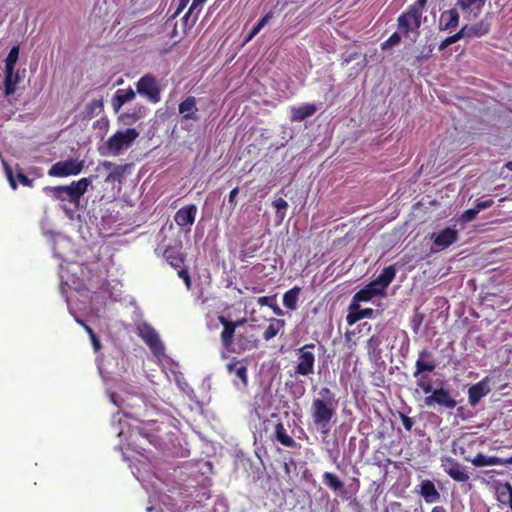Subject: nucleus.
I'll return each mask as SVG.
<instances>
[{
  "mask_svg": "<svg viewBox=\"0 0 512 512\" xmlns=\"http://www.w3.org/2000/svg\"><path fill=\"white\" fill-rule=\"evenodd\" d=\"M477 444V438L463 436L460 439L452 442L451 448L454 454L460 455L461 457H463L464 460L472 463V465L475 467H485L492 465H512V456L509 458H500L496 456H485L483 454H478L474 456V458L469 457V455H467V450L472 449L473 446Z\"/></svg>",
  "mask_w": 512,
  "mask_h": 512,
  "instance_id": "1",
  "label": "nucleus"
},
{
  "mask_svg": "<svg viewBox=\"0 0 512 512\" xmlns=\"http://www.w3.org/2000/svg\"><path fill=\"white\" fill-rule=\"evenodd\" d=\"M428 0H416L402 12L397 18V28L404 36L414 34L413 41L420 35L419 29L422 24L423 10Z\"/></svg>",
  "mask_w": 512,
  "mask_h": 512,
  "instance_id": "2",
  "label": "nucleus"
},
{
  "mask_svg": "<svg viewBox=\"0 0 512 512\" xmlns=\"http://www.w3.org/2000/svg\"><path fill=\"white\" fill-rule=\"evenodd\" d=\"M91 183L92 180L90 177H84L77 181H72L70 185L46 187L45 190L49 191L57 200H67L70 203L77 204L81 197L87 192Z\"/></svg>",
  "mask_w": 512,
  "mask_h": 512,
  "instance_id": "3",
  "label": "nucleus"
},
{
  "mask_svg": "<svg viewBox=\"0 0 512 512\" xmlns=\"http://www.w3.org/2000/svg\"><path fill=\"white\" fill-rule=\"evenodd\" d=\"M332 400L314 399L312 403V418L316 427L321 429L322 434L327 435L328 425L334 416Z\"/></svg>",
  "mask_w": 512,
  "mask_h": 512,
  "instance_id": "4",
  "label": "nucleus"
},
{
  "mask_svg": "<svg viewBox=\"0 0 512 512\" xmlns=\"http://www.w3.org/2000/svg\"><path fill=\"white\" fill-rule=\"evenodd\" d=\"M138 137L139 132L135 128H127L111 135L105 146L109 154L118 156L122 150L130 148Z\"/></svg>",
  "mask_w": 512,
  "mask_h": 512,
  "instance_id": "5",
  "label": "nucleus"
},
{
  "mask_svg": "<svg viewBox=\"0 0 512 512\" xmlns=\"http://www.w3.org/2000/svg\"><path fill=\"white\" fill-rule=\"evenodd\" d=\"M84 169V161L74 158H69L65 161H58L54 163L48 170L50 177H69L80 174Z\"/></svg>",
  "mask_w": 512,
  "mask_h": 512,
  "instance_id": "6",
  "label": "nucleus"
},
{
  "mask_svg": "<svg viewBox=\"0 0 512 512\" xmlns=\"http://www.w3.org/2000/svg\"><path fill=\"white\" fill-rule=\"evenodd\" d=\"M136 89L140 95L145 96L152 103L160 101V89L153 75L142 76L136 83Z\"/></svg>",
  "mask_w": 512,
  "mask_h": 512,
  "instance_id": "7",
  "label": "nucleus"
},
{
  "mask_svg": "<svg viewBox=\"0 0 512 512\" xmlns=\"http://www.w3.org/2000/svg\"><path fill=\"white\" fill-rule=\"evenodd\" d=\"M424 403L427 407L438 405L444 409L452 410L456 407L457 402L452 398L450 391L444 387L434 389L432 393L425 397Z\"/></svg>",
  "mask_w": 512,
  "mask_h": 512,
  "instance_id": "8",
  "label": "nucleus"
},
{
  "mask_svg": "<svg viewBox=\"0 0 512 512\" xmlns=\"http://www.w3.org/2000/svg\"><path fill=\"white\" fill-rule=\"evenodd\" d=\"M139 337L148 345L151 352H163L164 344L162 343L157 331L148 323H140L137 326Z\"/></svg>",
  "mask_w": 512,
  "mask_h": 512,
  "instance_id": "9",
  "label": "nucleus"
},
{
  "mask_svg": "<svg viewBox=\"0 0 512 512\" xmlns=\"http://www.w3.org/2000/svg\"><path fill=\"white\" fill-rule=\"evenodd\" d=\"M440 466H442L445 474L458 483L467 482L469 479V474L464 470L463 466L450 456L440 458Z\"/></svg>",
  "mask_w": 512,
  "mask_h": 512,
  "instance_id": "10",
  "label": "nucleus"
},
{
  "mask_svg": "<svg viewBox=\"0 0 512 512\" xmlns=\"http://www.w3.org/2000/svg\"><path fill=\"white\" fill-rule=\"evenodd\" d=\"M431 239L433 240L434 246L439 250H444L458 241L459 233L454 228L446 227L439 233H434Z\"/></svg>",
  "mask_w": 512,
  "mask_h": 512,
  "instance_id": "11",
  "label": "nucleus"
},
{
  "mask_svg": "<svg viewBox=\"0 0 512 512\" xmlns=\"http://www.w3.org/2000/svg\"><path fill=\"white\" fill-rule=\"evenodd\" d=\"M227 371L231 376H235L243 386L248 385V361L246 359L237 360L232 358L227 363Z\"/></svg>",
  "mask_w": 512,
  "mask_h": 512,
  "instance_id": "12",
  "label": "nucleus"
},
{
  "mask_svg": "<svg viewBox=\"0 0 512 512\" xmlns=\"http://www.w3.org/2000/svg\"><path fill=\"white\" fill-rule=\"evenodd\" d=\"M374 310L372 308H364L360 307V303L353 302L348 306V314L346 316V321L348 325H353L361 319L364 318H372L374 315Z\"/></svg>",
  "mask_w": 512,
  "mask_h": 512,
  "instance_id": "13",
  "label": "nucleus"
},
{
  "mask_svg": "<svg viewBox=\"0 0 512 512\" xmlns=\"http://www.w3.org/2000/svg\"><path fill=\"white\" fill-rule=\"evenodd\" d=\"M197 214V207L195 204H190L180 208L174 216L175 223L181 227L191 226Z\"/></svg>",
  "mask_w": 512,
  "mask_h": 512,
  "instance_id": "14",
  "label": "nucleus"
},
{
  "mask_svg": "<svg viewBox=\"0 0 512 512\" xmlns=\"http://www.w3.org/2000/svg\"><path fill=\"white\" fill-rule=\"evenodd\" d=\"M178 111L184 120H199L197 100L194 96H188L182 102H180Z\"/></svg>",
  "mask_w": 512,
  "mask_h": 512,
  "instance_id": "15",
  "label": "nucleus"
},
{
  "mask_svg": "<svg viewBox=\"0 0 512 512\" xmlns=\"http://www.w3.org/2000/svg\"><path fill=\"white\" fill-rule=\"evenodd\" d=\"M491 391L490 385H488V379L484 378L478 383L472 385L468 389V402L471 405L479 403L481 398L489 394Z\"/></svg>",
  "mask_w": 512,
  "mask_h": 512,
  "instance_id": "16",
  "label": "nucleus"
},
{
  "mask_svg": "<svg viewBox=\"0 0 512 512\" xmlns=\"http://www.w3.org/2000/svg\"><path fill=\"white\" fill-rule=\"evenodd\" d=\"M274 441L279 442L286 448L296 449L299 447V444L293 439L290 434L287 433V430L282 422H278L274 425L273 438Z\"/></svg>",
  "mask_w": 512,
  "mask_h": 512,
  "instance_id": "17",
  "label": "nucleus"
},
{
  "mask_svg": "<svg viewBox=\"0 0 512 512\" xmlns=\"http://www.w3.org/2000/svg\"><path fill=\"white\" fill-rule=\"evenodd\" d=\"M219 322L223 325V330L221 332L222 344L225 348H229V346L232 344L236 327L241 325L243 321L233 322L224 316H220Z\"/></svg>",
  "mask_w": 512,
  "mask_h": 512,
  "instance_id": "18",
  "label": "nucleus"
},
{
  "mask_svg": "<svg viewBox=\"0 0 512 512\" xmlns=\"http://www.w3.org/2000/svg\"><path fill=\"white\" fill-rule=\"evenodd\" d=\"M377 296H384V293L371 281L353 295L352 301L357 303L368 302Z\"/></svg>",
  "mask_w": 512,
  "mask_h": 512,
  "instance_id": "19",
  "label": "nucleus"
},
{
  "mask_svg": "<svg viewBox=\"0 0 512 512\" xmlns=\"http://www.w3.org/2000/svg\"><path fill=\"white\" fill-rule=\"evenodd\" d=\"M419 493L425 503H437L440 500V492L435 487L434 483L426 479L419 484Z\"/></svg>",
  "mask_w": 512,
  "mask_h": 512,
  "instance_id": "20",
  "label": "nucleus"
},
{
  "mask_svg": "<svg viewBox=\"0 0 512 512\" xmlns=\"http://www.w3.org/2000/svg\"><path fill=\"white\" fill-rule=\"evenodd\" d=\"M462 28L467 39L479 38L489 33L490 23L486 19H482L471 25H464Z\"/></svg>",
  "mask_w": 512,
  "mask_h": 512,
  "instance_id": "21",
  "label": "nucleus"
},
{
  "mask_svg": "<svg viewBox=\"0 0 512 512\" xmlns=\"http://www.w3.org/2000/svg\"><path fill=\"white\" fill-rule=\"evenodd\" d=\"M396 276V268L394 265H389L385 267L381 273L372 280L375 283L376 287L379 288L384 294L388 286L393 282Z\"/></svg>",
  "mask_w": 512,
  "mask_h": 512,
  "instance_id": "22",
  "label": "nucleus"
},
{
  "mask_svg": "<svg viewBox=\"0 0 512 512\" xmlns=\"http://www.w3.org/2000/svg\"><path fill=\"white\" fill-rule=\"evenodd\" d=\"M163 257L173 268H181L184 261L185 255L181 251V246H167L163 252Z\"/></svg>",
  "mask_w": 512,
  "mask_h": 512,
  "instance_id": "23",
  "label": "nucleus"
},
{
  "mask_svg": "<svg viewBox=\"0 0 512 512\" xmlns=\"http://www.w3.org/2000/svg\"><path fill=\"white\" fill-rule=\"evenodd\" d=\"M135 96V91L132 88L116 90L111 101L114 112L118 113L121 107L125 103L132 101Z\"/></svg>",
  "mask_w": 512,
  "mask_h": 512,
  "instance_id": "24",
  "label": "nucleus"
},
{
  "mask_svg": "<svg viewBox=\"0 0 512 512\" xmlns=\"http://www.w3.org/2000/svg\"><path fill=\"white\" fill-rule=\"evenodd\" d=\"M496 499L503 505L512 510V485L510 482L497 483Z\"/></svg>",
  "mask_w": 512,
  "mask_h": 512,
  "instance_id": "25",
  "label": "nucleus"
},
{
  "mask_svg": "<svg viewBox=\"0 0 512 512\" xmlns=\"http://www.w3.org/2000/svg\"><path fill=\"white\" fill-rule=\"evenodd\" d=\"M146 107L139 106L132 109L130 112H125L119 115L118 120L123 125L131 126L135 124L138 120L142 119L146 116Z\"/></svg>",
  "mask_w": 512,
  "mask_h": 512,
  "instance_id": "26",
  "label": "nucleus"
},
{
  "mask_svg": "<svg viewBox=\"0 0 512 512\" xmlns=\"http://www.w3.org/2000/svg\"><path fill=\"white\" fill-rule=\"evenodd\" d=\"M314 371V354H301L300 361L296 366V374L301 376H308Z\"/></svg>",
  "mask_w": 512,
  "mask_h": 512,
  "instance_id": "27",
  "label": "nucleus"
},
{
  "mask_svg": "<svg viewBox=\"0 0 512 512\" xmlns=\"http://www.w3.org/2000/svg\"><path fill=\"white\" fill-rule=\"evenodd\" d=\"M316 111L317 108L314 104H304L299 107H294L291 110V120L297 122L303 121L314 115Z\"/></svg>",
  "mask_w": 512,
  "mask_h": 512,
  "instance_id": "28",
  "label": "nucleus"
},
{
  "mask_svg": "<svg viewBox=\"0 0 512 512\" xmlns=\"http://www.w3.org/2000/svg\"><path fill=\"white\" fill-rule=\"evenodd\" d=\"M459 14L455 9L442 12L440 17V28L442 30H451L458 26Z\"/></svg>",
  "mask_w": 512,
  "mask_h": 512,
  "instance_id": "29",
  "label": "nucleus"
},
{
  "mask_svg": "<svg viewBox=\"0 0 512 512\" xmlns=\"http://www.w3.org/2000/svg\"><path fill=\"white\" fill-rule=\"evenodd\" d=\"M4 73V94L5 96H10L15 93L16 86L20 81V77L19 74L15 72V70H4Z\"/></svg>",
  "mask_w": 512,
  "mask_h": 512,
  "instance_id": "30",
  "label": "nucleus"
},
{
  "mask_svg": "<svg viewBox=\"0 0 512 512\" xmlns=\"http://www.w3.org/2000/svg\"><path fill=\"white\" fill-rule=\"evenodd\" d=\"M300 292L301 288L299 286H294L286 291L283 295V305L290 310H295Z\"/></svg>",
  "mask_w": 512,
  "mask_h": 512,
  "instance_id": "31",
  "label": "nucleus"
},
{
  "mask_svg": "<svg viewBox=\"0 0 512 512\" xmlns=\"http://www.w3.org/2000/svg\"><path fill=\"white\" fill-rule=\"evenodd\" d=\"M131 167L130 164L125 165H117L112 171L109 172V174L105 178L106 183H121L122 179L124 178L125 174Z\"/></svg>",
  "mask_w": 512,
  "mask_h": 512,
  "instance_id": "32",
  "label": "nucleus"
},
{
  "mask_svg": "<svg viewBox=\"0 0 512 512\" xmlns=\"http://www.w3.org/2000/svg\"><path fill=\"white\" fill-rule=\"evenodd\" d=\"M103 109V99H93L85 107L84 118L92 119L93 117L99 115L103 111Z\"/></svg>",
  "mask_w": 512,
  "mask_h": 512,
  "instance_id": "33",
  "label": "nucleus"
},
{
  "mask_svg": "<svg viewBox=\"0 0 512 512\" xmlns=\"http://www.w3.org/2000/svg\"><path fill=\"white\" fill-rule=\"evenodd\" d=\"M272 18V11L266 13L249 31L248 35L244 39V43L246 44L250 42Z\"/></svg>",
  "mask_w": 512,
  "mask_h": 512,
  "instance_id": "34",
  "label": "nucleus"
},
{
  "mask_svg": "<svg viewBox=\"0 0 512 512\" xmlns=\"http://www.w3.org/2000/svg\"><path fill=\"white\" fill-rule=\"evenodd\" d=\"M283 326H284L283 320L273 319L270 322V324L267 326V328L265 329V331L263 333V338L266 341L271 340L279 333V331L283 328Z\"/></svg>",
  "mask_w": 512,
  "mask_h": 512,
  "instance_id": "35",
  "label": "nucleus"
},
{
  "mask_svg": "<svg viewBox=\"0 0 512 512\" xmlns=\"http://www.w3.org/2000/svg\"><path fill=\"white\" fill-rule=\"evenodd\" d=\"M322 479H324V484L333 491H340L344 487L343 482L334 473L326 472L322 475Z\"/></svg>",
  "mask_w": 512,
  "mask_h": 512,
  "instance_id": "36",
  "label": "nucleus"
},
{
  "mask_svg": "<svg viewBox=\"0 0 512 512\" xmlns=\"http://www.w3.org/2000/svg\"><path fill=\"white\" fill-rule=\"evenodd\" d=\"M19 58V46H13L6 59H5V70H15V65Z\"/></svg>",
  "mask_w": 512,
  "mask_h": 512,
  "instance_id": "37",
  "label": "nucleus"
},
{
  "mask_svg": "<svg viewBox=\"0 0 512 512\" xmlns=\"http://www.w3.org/2000/svg\"><path fill=\"white\" fill-rule=\"evenodd\" d=\"M466 38L463 28H461L457 33L446 37L439 45V50L442 51L448 46L458 42L460 39Z\"/></svg>",
  "mask_w": 512,
  "mask_h": 512,
  "instance_id": "38",
  "label": "nucleus"
},
{
  "mask_svg": "<svg viewBox=\"0 0 512 512\" xmlns=\"http://www.w3.org/2000/svg\"><path fill=\"white\" fill-rule=\"evenodd\" d=\"M206 0H193L192 5L188 9L187 13L184 15L183 19L188 20L190 17L193 16V23H195L198 19L200 9L197 10L198 6H201L204 4Z\"/></svg>",
  "mask_w": 512,
  "mask_h": 512,
  "instance_id": "39",
  "label": "nucleus"
},
{
  "mask_svg": "<svg viewBox=\"0 0 512 512\" xmlns=\"http://www.w3.org/2000/svg\"><path fill=\"white\" fill-rule=\"evenodd\" d=\"M435 368V365L432 361H425L422 359L416 360V370L414 372V376H417L424 372H431Z\"/></svg>",
  "mask_w": 512,
  "mask_h": 512,
  "instance_id": "40",
  "label": "nucleus"
},
{
  "mask_svg": "<svg viewBox=\"0 0 512 512\" xmlns=\"http://www.w3.org/2000/svg\"><path fill=\"white\" fill-rule=\"evenodd\" d=\"M485 4V0H458L457 5L464 11L476 7L478 10L481 9Z\"/></svg>",
  "mask_w": 512,
  "mask_h": 512,
  "instance_id": "41",
  "label": "nucleus"
},
{
  "mask_svg": "<svg viewBox=\"0 0 512 512\" xmlns=\"http://www.w3.org/2000/svg\"><path fill=\"white\" fill-rule=\"evenodd\" d=\"M401 32H394L386 41L381 45L382 50L389 49L398 45L401 42Z\"/></svg>",
  "mask_w": 512,
  "mask_h": 512,
  "instance_id": "42",
  "label": "nucleus"
},
{
  "mask_svg": "<svg viewBox=\"0 0 512 512\" xmlns=\"http://www.w3.org/2000/svg\"><path fill=\"white\" fill-rule=\"evenodd\" d=\"M3 164H4V169H5L6 177L8 179L9 184H10V187L13 190H16L17 189V181H16V179H15V177L13 175L12 168L6 162H3Z\"/></svg>",
  "mask_w": 512,
  "mask_h": 512,
  "instance_id": "43",
  "label": "nucleus"
},
{
  "mask_svg": "<svg viewBox=\"0 0 512 512\" xmlns=\"http://www.w3.org/2000/svg\"><path fill=\"white\" fill-rule=\"evenodd\" d=\"M416 385H418L421 391H423L425 394H431L434 391L431 383L425 380L424 377L419 379L418 382H416Z\"/></svg>",
  "mask_w": 512,
  "mask_h": 512,
  "instance_id": "44",
  "label": "nucleus"
},
{
  "mask_svg": "<svg viewBox=\"0 0 512 512\" xmlns=\"http://www.w3.org/2000/svg\"><path fill=\"white\" fill-rule=\"evenodd\" d=\"M478 210L476 209V207L474 208H471V209H468L466 211L463 212V214L461 215V219L464 221V222H470L472 220L475 219V217L477 216L478 214Z\"/></svg>",
  "mask_w": 512,
  "mask_h": 512,
  "instance_id": "45",
  "label": "nucleus"
},
{
  "mask_svg": "<svg viewBox=\"0 0 512 512\" xmlns=\"http://www.w3.org/2000/svg\"><path fill=\"white\" fill-rule=\"evenodd\" d=\"M16 178L23 186L33 187L34 180L28 178L24 173L17 172Z\"/></svg>",
  "mask_w": 512,
  "mask_h": 512,
  "instance_id": "46",
  "label": "nucleus"
},
{
  "mask_svg": "<svg viewBox=\"0 0 512 512\" xmlns=\"http://www.w3.org/2000/svg\"><path fill=\"white\" fill-rule=\"evenodd\" d=\"M400 417H401V420H402V425L404 426V429H406L407 431H410L413 429V425H414V420L405 415V414H400Z\"/></svg>",
  "mask_w": 512,
  "mask_h": 512,
  "instance_id": "47",
  "label": "nucleus"
},
{
  "mask_svg": "<svg viewBox=\"0 0 512 512\" xmlns=\"http://www.w3.org/2000/svg\"><path fill=\"white\" fill-rule=\"evenodd\" d=\"M273 206L276 208L277 214H280L281 210L288 208V203L283 198H278L273 201Z\"/></svg>",
  "mask_w": 512,
  "mask_h": 512,
  "instance_id": "48",
  "label": "nucleus"
},
{
  "mask_svg": "<svg viewBox=\"0 0 512 512\" xmlns=\"http://www.w3.org/2000/svg\"><path fill=\"white\" fill-rule=\"evenodd\" d=\"M492 205H493L492 199L477 200L475 207L478 210V212H480L481 210L487 209V208L491 207Z\"/></svg>",
  "mask_w": 512,
  "mask_h": 512,
  "instance_id": "49",
  "label": "nucleus"
},
{
  "mask_svg": "<svg viewBox=\"0 0 512 512\" xmlns=\"http://www.w3.org/2000/svg\"><path fill=\"white\" fill-rule=\"evenodd\" d=\"M238 193H239V188L238 187H235L229 193L228 203L230 204L232 209H234L235 206H236V197H237Z\"/></svg>",
  "mask_w": 512,
  "mask_h": 512,
  "instance_id": "50",
  "label": "nucleus"
},
{
  "mask_svg": "<svg viewBox=\"0 0 512 512\" xmlns=\"http://www.w3.org/2000/svg\"><path fill=\"white\" fill-rule=\"evenodd\" d=\"M90 341L95 351H98L102 348L101 341L96 334L90 336Z\"/></svg>",
  "mask_w": 512,
  "mask_h": 512,
  "instance_id": "51",
  "label": "nucleus"
},
{
  "mask_svg": "<svg viewBox=\"0 0 512 512\" xmlns=\"http://www.w3.org/2000/svg\"><path fill=\"white\" fill-rule=\"evenodd\" d=\"M257 303L260 306H269L272 307L271 299L267 296H262L257 299Z\"/></svg>",
  "mask_w": 512,
  "mask_h": 512,
  "instance_id": "52",
  "label": "nucleus"
},
{
  "mask_svg": "<svg viewBox=\"0 0 512 512\" xmlns=\"http://www.w3.org/2000/svg\"><path fill=\"white\" fill-rule=\"evenodd\" d=\"M190 0H178V7L175 14L178 15L182 10L186 8Z\"/></svg>",
  "mask_w": 512,
  "mask_h": 512,
  "instance_id": "53",
  "label": "nucleus"
},
{
  "mask_svg": "<svg viewBox=\"0 0 512 512\" xmlns=\"http://www.w3.org/2000/svg\"><path fill=\"white\" fill-rule=\"evenodd\" d=\"M101 166L106 170L112 171L117 165L111 161L105 160L101 163Z\"/></svg>",
  "mask_w": 512,
  "mask_h": 512,
  "instance_id": "54",
  "label": "nucleus"
},
{
  "mask_svg": "<svg viewBox=\"0 0 512 512\" xmlns=\"http://www.w3.org/2000/svg\"><path fill=\"white\" fill-rule=\"evenodd\" d=\"M319 394L322 396V397H328V396H331V400L330 401H333V395L331 393V390H329L327 387H324L323 389L320 390Z\"/></svg>",
  "mask_w": 512,
  "mask_h": 512,
  "instance_id": "55",
  "label": "nucleus"
},
{
  "mask_svg": "<svg viewBox=\"0 0 512 512\" xmlns=\"http://www.w3.org/2000/svg\"><path fill=\"white\" fill-rule=\"evenodd\" d=\"M78 323L81 324L84 327V329L87 332V334L89 335V337L91 335L95 334L93 329L90 326H88L87 324H85L83 321H78Z\"/></svg>",
  "mask_w": 512,
  "mask_h": 512,
  "instance_id": "56",
  "label": "nucleus"
},
{
  "mask_svg": "<svg viewBox=\"0 0 512 512\" xmlns=\"http://www.w3.org/2000/svg\"><path fill=\"white\" fill-rule=\"evenodd\" d=\"M78 323L81 324L84 327V329L87 332V334L89 335V337L91 335L95 334L93 329L90 326H88L87 324H85L83 321H78Z\"/></svg>",
  "mask_w": 512,
  "mask_h": 512,
  "instance_id": "57",
  "label": "nucleus"
},
{
  "mask_svg": "<svg viewBox=\"0 0 512 512\" xmlns=\"http://www.w3.org/2000/svg\"><path fill=\"white\" fill-rule=\"evenodd\" d=\"M178 277L181 278V279H185L186 276L189 275V271L187 268H181L180 270H178Z\"/></svg>",
  "mask_w": 512,
  "mask_h": 512,
  "instance_id": "58",
  "label": "nucleus"
},
{
  "mask_svg": "<svg viewBox=\"0 0 512 512\" xmlns=\"http://www.w3.org/2000/svg\"><path fill=\"white\" fill-rule=\"evenodd\" d=\"M371 330V325L368 324L367 322L363 323L361 325V328H360V332H363V331H366V335H368V333L370 332Z\"/></svg>",
  "mask_w": 512,
  "mask_h": 512,
  "instance_id": "59",
  "label": "nucleus"
},
{
  "mask_svg": "<svg viewBox=\"0 0 512 512\" xmlns=\"http://www.w3.org/2000/svg\"><path fill=\"white\" fill-rule=\"evenodd\" d=\"M187 289H190L191 286H192V281H191V277H190V274L188 276H186L185 279H183Z\"/></svg>",
  "mask_w": 512,
  "mask_h": 512,
  "instance_id": "60",
  "label": "nucleus"
},
{
  "mask_svg": "<svg viewBox=\"0 0 512 512\" xmlns=\"http://www.w3.org/2000/svg\"><path fill=\"white\" fill-rule=\"evenodd\" d=\"M161 357H167L166 354H153L152 361H161Z\"/></svg>",
  "mask_w": 512,
  "mask_h": 512,
  "instance_id": "61",
  "label": "nucleus"
},
{
  "mask_svg": "<svg viewBox=\"0 0 512 512\" xmlns=\"http://www.w3.org/2000/svg\"><path fill=\"white\" fill-rule=\"evenodd\" d=\"M431 512H446V509L443 506L433 507Z\"/></svg>",
  "mask_w": 512,
  "mask_h": 512,
  "instance_id": "62",
  "label": "nucleus"
},
{
  "mask_svg": "<svg viewBox=\"0 0 512 512\" xmlns=\"http://www.w3.org/2000/svg\"><path fill=\"white\" fill-rule=\"evenodd\" d=\"M278 315H282V311L281 309L276 305V304H272V307H271Z\"/></svg>",
  "mask_w": 512,
  "mask_h": 512,
  "instance_id": "63",
  "label": "nucleus"
},
{
  "mask_svg": "<svg viewBox=\"0 0 512 512\" xmlns=\"http://www.w3.org/2000/svg\"><path fill=\"white\" fill-rule=\"evenodd\" d=\"M505 341H507V344L505 346L512 345V334H509L505 337Z\"/></svg>",
  "mask_w": 512,
  "mask_h": 512,
  "instance_id": "64",
  "label": "nucleus"
}]
</instances>
